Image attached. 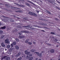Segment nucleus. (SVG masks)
<instances>
[{
  "instance_id": "nucleus-1",
  "label": "nucleus",
  "mask_w": 60,
  "mask_h": 60,
  "mask_svg": "<svg viewBox=\"0 0 60 60\" xmlns=\"http://www.w3.org/2000/svg\"><path fill=\"white\" fill-rule=\"evenodd\" d=\"M22 33H26L27 34H28L29 33V31L27 30H22L21 31V32L19 33V35H21L22 34Z\"/></svg>"
},
{
  "instance_id": "nucleus-2",
  "label": "nucleus",
  "mask_w": 60,
  "mask_h": 60,
  "mask_svg": "<svg viewBox=\"0 0 60 60\" xmlns=\"http://www.w3.org/2000/svg\"><path fill=\"white\" fill-rule=\"evenodd\" d=\"M25 54H26V55H27L26 57H27V59H28L29 58V56H28V55H29L30 54V52H28V51L27 50H26L25 51Z\"/></svg>"
},
{
  "instance_id": "nucleus-3",
  "label": "nucleus",
  "mask_w": 60,
  "mask_h": 60,
  "mask_svg": "<svg viewBox=\"0 0 60 60\" xmlns=\"http://www.w3.org/2000/svg\"><path fill=\"white\" fill-rule=\"evenodd\" d=\"M34 53H36L38 56L41 57V53L40 54L39 52H34Z\"/></svg>"
},
{
  "instance_id": "nucleus-4",
  "label": "nucleus",
  "mask_w": 60,
  "mask_h": 60,
  "mask_svg": "<svg viewBox=\"0 0 60 60\" xmlns=\"http://www.w3.org/2000/svg\"><path fill=\"white\" fill-rule=\"evenodd\" d=\"M29 13L30 15H33V16H36L37 15L36 14L33 12H29Z\"/></svg>"
},
{
  "instance_id": "nucleus-5",
  "label": "nucleus",
  "mask_w": 60,
  "mask_h": 60,
  "mask_svg": "<svg viewBox=\"0 0 60 60\" xmlns=\"http://www.w3.org/2000/svg\"><path fill=\"white\" fill-rule=\"evenodd\" d=\"M5 42L6 43H8V44H9L10 43V42L9 41V39H7L5 40Z\"/></svg>"
},
{
  "instance_id": "nucleus-6",
  "label": "nucleus",
  "mask_w": 60,
  "mask_h": 60,
  "mask_svg": "<svg viewBox=\"0 0 60 60\" xmlns=\"http://www.w3.org/2000/svg\"><path fill=\"white\" fill-rule=\"evenodd\" d=\"M2 21H4L5 22H8V19H2Z\"/></svg>"
},
{
  "instance_id": "nucleus-7",
  "label": "nucleus",
  "mask_w": 60,
  "mask_h": 60,
  "mask_svg": "<svg viewBox=\"0 0 60 60\" xmlns=\"http://www.w3.org/2000/svg\"><path fill=\"white\" fill-rule=\"evenodd\" d=\"M23 27H26V28L27 27H29L30 28H32V27L31 26V27H30V25H28L27 26H23Z\"/></svg>"
},
{
  "instance_id": "nucleus-8",
  "label": "nucleus",
  "mask_w": 60,
  "mask_h": 60,
  "mask_svg": "<svg viewBox=\"0 0 60 60\" xmlns=\"http://www.w3.org/2000/svg\"><path fill=\"white\" fill-rule=\"evenodd\" d=\"M23 11L22 10H18L17 11H15V12H23Z\"/></svg>"
},
{
  "instance_id": "nucleus-9",
  "label": "nucleus",
  "mask_w": 60,
  "mask_h": 60,
  "mask_svg": "<svg viewBox=\"0 0 60 60\" xmlns=\"http://www.w3.org/2000/svg\"><path fill=\"white\" fill-rule=\"evenodd\" d=\"M1 45L3 47H4L5 46V45L4 44V42L2 43Z\"/></svg>"
},
{
  "instance_id": "nucleus-10",
  "label": "nucleus",
  "mask_w": 60,
  "mask_h": 60,
  "mask_svg": "<svg viewBox=\"0 0 60 60\" xmlns=\"http://www.w3.org/2000/svg\"><path fill=\"white\" fill-rule=\"evenodd\" d=\"M50 52L52 53H54L55 52V50L53 49H52L50 50Z\"/></svg>"
},
{
  "instance_id": "nucleus-11",
  "label": "nucleus",
  "mask_w": 60,
  "mask_h": 60,
  "mask_svg": "<svg viewBox=\"0 0 60 60\" xmlns=\"http://www.w3.org/2000/svg\"><path fill=\"white\" fill-rule=\"evenodd\" d=\"M15 48L16 49H19V46L17 45H16L15 46Z\"/></svg>"
},
{
  "instance_id": "nucleus-12",
  "label": "nucleus",
  "mask_w": 60,
  "mask_h": 60,
  "mask_svg": "<svg viewBox=\"0 0 60 60\" xmlns=\"http://www.w3.org/2000/svg\"><path fill=\"white\" fill-rule=\"evenodd\" d=\"M25 36H19V37L20 38V39H22V38H24Z\"/></svg>"
},
{
  "instance_id": "nucleus-13",
  "label": "nucleus",
  "mask_w": 60,
  "mask_h": 60,
  "mask_svg": "<svg viewBox=\"0 0 60 60\" xmlns=\"http://www.w3.org/2000/svg\"><path fill=\"white\" fill-rule=\"evenodd\" d=\"M18 31V30H17V29H15V31L13 30L12 31V32L13 33H14V32H17Z\"/></svg>"
},
{
  "instance_id": "nucleus-14",
  "label": "nucleus",
  "mask_w": 60,
  "mask_h": 60,
  "mask_svg": "<svg viewBox=\"0 0 60 60\" xmlns=\"http://www.w3.org/2000/svg\"><path fill=\"white\" fill-rule=\"evenodd\" d=\"M1 29H5L6 28V26H3L0 28Z\"/></svg>"
},
{
  "instance_id": "nucleus-15",
  "label": "nucleus",
  "mask_w": 60,
  "mask_h": 60,
  "mask_svg": "<svg viewBox=\"0 0 60 60\" xmlns=\"http://www.w3.org/2000/svg\"><path fill=\"white\" fill-rule=\"evenodd\" d=\"M10 50L11 52H13V48L12 47H11L10 48Z\"/></svg>"
},
{
  "instance_id": "nucleus-16",
  "label": "nucleus",
  "mask_w": 60,
  "mask_h": 60,
  "mask_svg": "<svg viewBox=\"0 0 60 60\" xmlns=\"http://www.w3.org/2000/svg\"><path fill=\"white\" fill-rule=\"evenodd\" d=\"M26 5L27 6H28L29 7H30V4H29L28 3H26Z\"/></svg>"
},
{
  "instance_id": "nucleus-17",
  "label": "nucleus",
  "mask_w": 60,
  "mask_h": 60,
  "mask_svg": "<svg viewBox=\"0 0 60 60\" xmlns=\"http://www.w3.org/2000/svg\"><path fill=\"white\" fill-rule=\"evenodd\" d=\"M10 21L11 22H13L14 21V20H13L12 19H10Z\"/></svg>"
},
{
  "instance_id": "nucleus-18",
  "label": "nucleus",
  "mask_w": 60,
  "mask_h": 60,
  "mask_svg": "<svg viewBox=\"0 0 60 60\" xmlns=\"http://www.w3.org/2000/svg\"><path fill=\"white\" fill-rule=\"evenodd\" d=\"M22 59V57H20L19 58H18L17 60H21Z\"/></svg>"
},
{
  "instance_id": "nucleus-19",
  "label": "nucleus",
  "mask_w": 60,
  "mask_h": 60,
  "mask_svg": "<svg viewBox=\"0 0 60 60\" xmlns=\"http://www.w3.org/2000/svg\"><path fill=\"white\" fill-rule=\"evenodd\" d=\"M29 39H27L25 41V43H28V42H29L28 41H29Z\"/></svg>"
},
{
  "instance_id": "nucleus-20",
  "label": "nucleus",
  "mask_w": 60,
  "mask_h": 60,
  "mask_svg": "<svg viewBox=\"0 0 60 60\" xmlns=\"http://www.w3.org/2000/svg\"><path fill=\"white\" fill-rule=\"evenodd\" d=\"M11 47V45H8L7 46V49H9V48H10Z\"/></svg>"
},
{
  "instance_id": "nucleus-21",
  "label": "nucleus",
  "mask_w": 60,
  "mask_h": 60,
  "mask_svg": "<svg viewBox=\"0 0 60 60\" xmlns=\"http://www.w3.org/2000/svg\"><path fill=\"white\" fill-rule=\"evenodd\" d=\"M3 33V31L2 30H0V34H2Z\"/></svg>"
},
{
  "instance_id": "nucleus-22",
  "label": "nucleus",
  "mask_w": 60,
  "mask_h": 60,
  "mask_svg": "<svg viewBox=\"0 0 60 60\" xmlns=\"http://www.w3.org/2000/svg\"><path fill=\"white\" fill-rule=\"evenodd\" d=\"M27 2H29V3H31V4H34L32 2L30 1H28Z\"/></svg>"
},
{
  "instance_id": "nucleus-23",
  "label": "nucleus",
  "mask_w": 60,
  "mask_h": 60,
  "mask_svg": "<svg viewBox=\"0 0 60 60\" xmlns=\"http://www.w3.org/2000/svg\"><path fill=\"white\" fill-rule=\"evenodd\" d=\"M46 11H47V13H48L49 14H51V12H49L48 11V10H46Z\"/></svg>"
},
{
  "instance_id": "nucleus-24",
  "label": "nucleus",
  "mask_w": 60,
  "mask_h": 60,
  "mask_svg": "<svg viewBox=\"0 0 60 60\" xmlns=\"http://www.w3.org/2000/svg\"><path fill=\"white\" fill-rule=\"evenodd\" d=\"M6 60H10V57H7Z\"/></svg>"
},
{
  "instance_id": "nucleus-25",
  "label": "nucleus",
  "mask_w": 60,
  "mask_h": 60,
  "mask_svg": "<svg viewBox=\"0 0 60 60\" xmlns=\"http://www.w3.org/2000/svg\"><path fill=\"white\" fill-rule=\"evenodd\" d=\"M35 51V49H32L31 50V52H34V51Z\"/></svg>"
},
{
  "instance_id": "nucleus-26",
  "label": "nucleus",
  "mask_w": 60,
  "mask_h": 60,
  "mask_svg": "<svg viewBox=\"0 0 60 60\" xmlns=\"http://www.w3.org/2000/svg\"><path fill=\"white\" fill-rule=\"evenodd\" d=\"M33 59V57H31L29 59V60H32Z\"/></svg>"
},
{
  "instance_id": "nucleus-27",
  "label": "nucleus",
  "mask_w": 60,
  "mask_h": 60,
  "mask_svg": "<svg viewBox=\"0 0 60 60\" xmlns=\"http://www.w3.org/2000/svg\"><path fill=\"white\" fill-rule=\"evenodd\" d=\"M5 6L7 7H10V5L8 4H6Z\"/></svg>"
},
{
  "instance_id": "nucleus-28",
  "label": "nucleus",
  "mask_w": 60,
  "mask_h": 60,
  "mask_svg": "<svg viewBox=\"0 0 60 60\" xmlns=\"http://www.w3.org/2000/svg\"><path fill=\"white\" fill-rule=\"evenodd\" d=\"M28 44L29 45H31L32 44V43L31 42H28Z\"/></svg>"
},
{
  "instance_id": "nucleus-29",
  "label": "nucleus",
  "mask_w": 60,
  "mask_h": 60,
  "mask_svg": "<svg viewBox=\"0 0 60 60\" xmlns=\"http://www.w3.org/2000/svg\"><path fill=\"white\" fill-rule=\"evenodd\" d=\"M15 40L16 41H17V42H18V41H19V40L17 38L15 39Z\"/></svg>"
},
{
  "instance_id": "nucleus-30",
  "label": "nucleus",
  "mask_w": 60,
  "mask_h": 60,
  "mask_svg": "<svg viewBox=\"0 0 60 60\" xmlns=\"http://www.w3.org/2000/svg\"><path fill=\"white\" fill-rule=\"evenodd\" d=\"M18 55L19 56L21 55V52H19L18 53Z\"/></svg>"
},
{
  "instance_id": "nucleus-31",
  "label": "nucleus",
  "mask_w": 60,
  "mask_h": 60,
  "mask_svg": "<svg viewBox=\"0 0 60 60\" xmlns=\"http://www.w3.org/2000/svg\"><path fill=\"white\" fill-rule=\"evenodd\" d=\"M13 45H15L16 44V42H13Z\"/></svg>"
},
{
  "instance_id": "nucleus-32",
  "label": "nucleus",
  "mask_w": 60,
  "mask_h": 60,
  "mask_svg": "<svg viewBox=\"0 0 60 60\" xmlns=\"http://www.w3.org/2000/svg\"><path fill=\"white\" fill-rule=\"evenodd\" d=\"M51 34H55V33L52 32L50 33Z\"/></svg>"
},
{
  "instance_id": "nucleus-33",
  "label": "nucleus",
  "mask_w": 60,
  "mask_h": 60,
  "mask_svg": "<svg viewBox=\"0 0 60 60\" xmlns=\"http://www.w3.org/2000/svg\"><path fill=\"white\" fill-rule=\"evenodd\" d=\"M55 41L56 42L57 41H58V40L57 39H56V38L55 39Z\"/></svg>"
},
{
  "instance_id": "nucleus-34",
  "label": "nucleus",
  "mask_w": 60,
  "mask_h": 60,
  "mask_svg": "<svg viewBox=\"0 0 60 60\" xmlns=\"http://www.w3.org/2000/svg\"><path fill=\"white\" fill-rule=\"evenodd\" d=\"M15 8V7H12L11 8V9H12V10H14V8Z\"/></svg>"
},
{
  "instance_id": "nucleus-35",
  "label": "nucleus",
  "mask_w": 60,
  "mask_h": 60,
  "mask_svg": "<svg viewBox=\"0 0 60 60\" xmlns=\"http://www.w3.org/2000/svg\"><path fill=\"white\" fill-rule=\"evenodd\" d=\"M18 9V8L15 7L14 10H16Z\"/></svg>"
},
{
  "instance_id": "nucleus-36",
  "label": "nucleus",
  "mask_w": 60,
  "mask_h": 60,
  "mask_svg": "<svg viewBox=\"0 0 60 60\" xmlns=\"http://www.w3.org/2000/svg\"><path fill=\"white\" fill-rule=\"evenodd\" d=\"M46 24L45 23H43L42 24V25H43V26H45L46 25Z\"/></svg>"
},
{
  "instance_id": "nucleus-37",
  "label": "nucleus",
  "mask_w": 60,
  "mask_h": 60,
  "mask_svg": "<svg viewBox=\"0 0 60 60\" xmlns=\"http://www.w3.org/2000/svg\"><path fill=\"white\" fill-rule=\"evenodd\" d=\"M32 56V54H30L29 55V56Z\"/></svg>"
},
{
  "instance_id": "nucleus-38",
  "label": "nucleus",
  "mask_w": 60,
  "mask_h": 60,
  "mask_svg": "<svg viewBox=\"0 0 60 60\" xmlns=\"http://www.w3.org/2000/svg\"><path fill=\"white\" fill-rule=\"evenodd\" d=\"M55 19L56 20H58V19L57 18H55Z\"/></svg>"
},
{
  "instance_id": "nucleus-39",
  "label": "nucleus",
  "mask_w": 60,
  "mask_h": 60,
  "mask_svg": "<svg viewBox=\"0 0 60 60\" xmlns=\"http://www.w3.org/2000/svg\"><path fill=\"white\" fill-rule=\"evenodd\" d=\"M4 37V35H3L1 37H1H2V38H3Z\"/></svg>"
},
{
  "instance_id": "nucleus-40",
  "label": "nucleus",
  "mask_w": 60,
  "mask_h": 60,
  "mask_svg": "<svg viewBox=\"0 0 60 60\" xmlns=\"http://www.w3.org/2000/svg\"><path fill=\"white\" fill-rule=\"evenodd\" d=\"M11 47H13V44H11Z\"/></svg>"
},
{
  "instance_id": "nucleus-41",
  "label": "nucleus",
  "mask_w": 60,
  "mask_h": 60,
  "mask_svg": "<svg viewBox=\"0 0 60 60\" xmlns=\"http://www.w3.org/2000/svg\"><path fill=\"white\" fill-rule=\"evenodd\" d=\"M21 6H22V7H25V5H22Z\"/></svg>"
},
{
  "instance_id": "nucleus-42",
  "label": "nucleus",
  "mask_w": 60,
  "mask_h": 60,
  "mask_svg": "<svg viewBox=\"0 0 60 60\" xmlns=\"http://www.w3.org/2000/svg\"><path fill=\"white\" fill-rule=\"evenodd\" d=\"M48 2H49L50 3H52V2H51V1H50V0H49Z\"/></svg>"
},
{
  "instance_id": "nucleus-43",
  "label": "nucleus",
  "mask_w": 60,
  "mask_h": 60,
  "mask_svg": "<svg viewBox=\"0 0 60 60\" xmlns=\"http://www.w3.org/2000/svg\"><path fill=\"white\" fill-rule=\"evenodd\" d=\"M33 43L34 45H35V43L34 42H33Z\"/></svg>"
},
{
  "instance_id": "nucleus-44",
  "label": "nucleus",
  "mask_w": 60,
  "mask_h": 60,
  "mask_svg": "<svg viewBox=\"0 0 60 60\" xmlns=\"http://www.w3.org/2000/svg\"><path fill=\"white\" fill-rule=\"evenodd\" d=\"M41 31H42V32H45V31L43 30H41Z\"/></svg>"
},
{
  "instance_id": "nucleus-45",
  "label": "nucleus",
  "mask_w": 60,
  "mask_h": 60,
  "mask_svg": "<svg viewBox=\"0 0 60 60\" xmlns=\"http://www.w3.org/2000/svg\"><path fill=\"white\" fill-rule=\"evenodd\" d=\"M18 56H19V55H16L15 56V57H18Z\"/></svg>"
},
{
  "instance_id": "nucleus-46",
  "label": "nucleus",
  "mask_w": 60,
  "mask_h": 60,
  "mask_svg": "<svg viewBox=\"0 0 60 60\" xmlns=\"http://www.w3.org/2000/svg\"><path fill=\"white\" fill-rule=\"evenodd\" d=\"M38 28H41V27H40V26H38Z\"/></svg>"
},
{
  "instance_id": "nucleus-47",
  "label": "nucleus",
  "mask_w": 60,
  "mask_h": 60,
  "mask_svg": "<svg viewBox=\"0 0 60 60\" xmlns=\"http://www.w3.org/2000/svg\"><path fill=\"white\" fill-rule=\"evenodd\" d=\"M59 46L58 45H57L56 46V47H58Z\"/></svg>"
},
{
  "instance_id": "nucleus-48",
  "label": "nucleus",
  "mask_w": 60,
  "mask_h": 60,
  "mask_svg": "<svg viewBox=\"0 0 60 60\" xmlns=\"http://www.w3.org/2000/svg\"><path fill=\"white\" fill-rule=\"evenodd\" d=\"M38 58H36V60H38Z\"/></svg>"
},
{
  "instance_id": "nucleus-49",
  "label": "nucleus",
  "mask_w": 60,
  "mask_h": 60,
  "mask_svg": "<svg viewBox=\"0 0 60 60\" xmlns=\"http://www.w3.org/2000/svg\"><path fill=\"white\" fill-rule=\"evenodd\" d=\"M37 13H39V11H37Z\"/></svg>"
},
{
  "instance_id": "nucleus-50",
  "label": "nucleus",
  "mask_w": 60,
  "mask_h": 60,
  "mask_svg": "<svg viewBox=\"0 0 60 60\" xmlns=\"http://www.w3.org/2000/svg\"><path fill=\"white\" fill-rule=\"evenodd\" d=\"M2 25V23L1 22H0V26H1Z\"/></svg>"
},
{
  "instance_id": "nucleus-51",
  "label": "nucleus",
  "mask_w": 60,
  "mask_h": 60,
  "mask_svg": "<svg viewBox=\"0 0 60 60\" xmlns=\"http://www.w3.org/2000/svg\"><path fill=\"white\" fill-rule=\"evenodd\" d=\"M18 0L19 2H20V1H21V0Z\"/></svg>"
},
{
  "instance_id": "nucleus-52",
  "label": "nucleus",
  "mask_w": 60,
  "mask_h": 60,
  "mask_svg": "<svg viewBox=\"0 0 60 60\" xmlns=\"http://www.w3.org/2000/svg\"><path fill=\"white\" fill-rule=\"evenodd\" d=\"M5 50H6H6H7V49H5Z\"/></svg>"
},
{
  "instance_id": "nucleus-53",
  "label": "nucleus",
  "mask_w": 60,
  "mask_h": 60,
  "mask_svg": "<svg viewBox=\"0 0 60 60\" xmlns=\"http://www.w3.org/2000/svg\"><path fill=\"white\" fill-rule=\"evenodd\" d=\"M4 58V57H2V59H3Z\"/></svg>"
},
{
  "instance_id": "nucleus-54",
  "label": "nucleus",
  "mask_w": 60,
  "mask_h": 60,
  "mask_svg": "<svg viewBox=\"0 0 60 60\" xmlns=\"http://www.w3.org/2000/svg\"><path fill=\"white\" fill-rule=\"evenodd\" d=\"M4 17L6 18H7V17H6V16H5Z\"/></svg>"
},
{
  "instance_id": "nucleus-55",
  "label": "nucleus",
  "mask_w": 60,
  "mask_h": 60,
  "mask_svg": "<svg viewBox=\"0 0 60 60\" xmlns=\"http://www.w3.org/2000/svg\"><path fill=\"white\" fill-rule=\"evenodd\" d=\"M31 48H32V46H30V48L31 49Z\"/></svg>"
},
{
  "instance_id": "nucleus-56",
  "label": "nucleus",
  "mask_w": 60,
  "mask_h": 60,
  "mask_svg": "<svg viewBox=\"0 0 60 60\" xmlns=\"http://www.w3.org/2000/svg\"><path fill=\"white\" fill-rule=\"evenodd\" d=\"M47 28V27H44V28Z\"/></svg>"
},
{
  "instance_id": "nucleus-57",
  "label": "nucleus",
  "mask_w": 60,
  "mask_h": 60,
  "mask_svg": "<svg viewBox=\"0 0 60 60\" xmlns=\"http://www.w3.org/2000/svg\"><path fill=\"white\" fill-rule=\"evenodd\" d=\"M49 45H50V44H48Z\"/></svg>"
},
{
  "instance_id": "nucleus-58",
  "label": "nucleus",
  "mask_w": 60,
  "mask_h": 60,
  "mask_svg": "<svg viewBox=\"0 0 60 60\" xmlns=\"http://www.w3.org/2000/svg\"><path fill=\"white\" fill-rule=\"evenodd\" d=\"M58 60H60V58Z\"/></svg>"
},
{
  "instance_id": "nucleus-59",
  "label": "nucleus",
  "mask_w": 60,
  "mask_h": 60,
  "mask_svg": "<svg viewBox=\"0 0 60 60\" xmlns=\"http://www.w3.org/2000/svg\"><path fill=\"white\" fill-rule=\"evenodd\" d=\"M31 30H33V28H32L31 29Z\"/></svg>"
},
{
  "instance_id": "nucleus-60",
  "label": "nucleus",
  "mask_w": 60,
  "mask_h": 60,
  "mask_svg": "<svg viewBox=\"0 0 60 60\" xmlns=\"http://www.w3.org/2000/svg\"><path fill=\"white\" fill-rule=\"evenodd\" d=\"M59 17H60V16H59Z\"/></svg>"
},
{
  "instance_id": "nucleus-61",
  "label": "nucleus",
  "mask_w": 60,
  "mask_h": 60,
  "mask_svg": "<svg viewBox=\"0 0 60 60\" xmlns=\"http://www.w3.org/2000/svg\"><path fill=\"white\" fill-rule=\"evenodd\" d=\"M17 19H19V18H18V17H17Z\"/></svg>"
},
{
  "instance_id": "nucleus-62",
  "label": "nucleus",
  "mask_w": 60,
  "mask_h": 60,
  "mask_svg": "<svg viewBox=\"0 0 60 60\" xmlns=\"http://www.w3.org/2000/svg\"><path fill=\"white\" fill-rule=\"evenodd\" d=\"M23 57V56H22V57Z\"/></svg>"
},
{
  "instance_id": "nucleus-63",
  "label": "nucleus",
  "mask_w": 60,
  "mask_h": 60,
  "mask_svg": "<svg viewBox=\"0 0 60 60\" xmlns=\"http://www.w3.org/2000/svg\"><path fill=\"white\" fill-rule=\"evenodd\" d=\"M57 43H59L58 42H57Z\"/></svg>"
}]
</instances>
